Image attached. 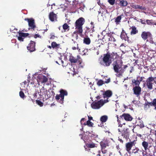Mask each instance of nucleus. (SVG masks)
Wrapping results in <instances>:
<instances>
[{
    "instance_id": "1",
    "label": "nucleus",
    "mask_w": 156,
    "mask_h": 156,
    "mask_svg": "<svg viewBox=\"0 0 156 156\" xmlns=\"http://www.w3.org/2000/svg\"><path fill=\"white\" fill-rule=\"evenodd\" d=\"M104 56L102 58V60L100 62V64L105 66H108L112 62L111 59L114 58L113 56L115 55V58L118 55L116 53H113L112 54L108 52L106 54H104Z\"/></svg>"
},
{
    "instance_id": "2",
    "label": "nucleus",
    "mask_w": 156,
    "mask_h": 156,
    "mask_svg": "<svg viewBox=\"0 0 156 156\" xmlns=\"http://www.w3.org/2000/svg\"><path fill=\"white\" fill-rule=\"evenodd\" d=\"M85 22V19L82 17L77 19L75 23V29H77V33L79 34H82L83 32V25Z\"/></svg>"
},
{
    "instance_id": "3",
    "label": "nucleus",
    "mask_w": 156,
    "mask_h": 156,
    "mask_svg": "<svg viewBox=\"0 0 156 156\" xmlns=\"http://www.w3.org/2000/svg\"><path fill=\"white\" fill-rule=\"evenodd\" d=\"M119 132H120L121 133V136H119L118 137V140L122 143H123V140L121 138V136H122L124 138H125L126 141H127L129 138V136L130 134V131L128 128L123 129L122 131H121L119 129H118Z\"/></svg>"
},
{
    "instance_id": "4",
    "label": "nucleus",
    "mask_w": 156,
    "mask_h": 156,
    "mask_svg": "<svg viewBox=\"0 0 156 156\" xmlns=\"http://www.w3.org/2000/svg\"><path fill=\"white\" fill-rule=\"evenodd\" d=\"M122 63L123 62L122 60L116 61L113 62V69L115 73H118L119 72V71L121 73L123 72V70L122 69Z\"/></svg>"
},
{
    "instance_id": "5",
    "label": "nucleus",
    "mask_w": 156,
    "mask_h": 156,
    "mask_svg": "<svg viewBox=\"0 0 156 156\" xmlns=\"http://www.w3.org/2000/svg\"><path fill=\"white\" fill-rule=\"evenodd\" d=\"M60 93L59 94L56 95L55 98L57 101H58L60 103L62 104L63 103L64 96H67L68 93L66 90L63 89H60Z\"/></svg>"
},
{
    "instance_id": "6",
    "label": "nucleus",
    "mask_w": 156,
    "mask_h": 156,
    "mask_svg": "<svg viewBox=\"0 0 156 156\" xmlns=\"http://www.w3.org/2000/svg\"><path fill=\"white\" fill-rule=\"evenodd\" d=\"M156 80V77L153 78L152 77H150L147 79L145 83L149 89L151 90L153 89V82L154 80Z\"/></svg>"
},
{
    "instance_id": "7",
    "label": "nucleus",
    "mask_w": 156,
    "mask_h": 156,
    "mask_svg": "<svg viewBox=\"0 0 156 156\" xmlns=\"http://www.w3.org/2000/svg\"><path fill=\"white\" fill-rule=\"evenodd\" d=\"M24 20L25 21H27L28 22V26L29 27L28 29H33L34 30L36 27V26L34 19L32 18H26L24 19Z\"/></svg>"
},
{
    "instance_id": "8",
    "label": "nucleus",
    "mask_w": 156,
    "mask_h": 156,
    "mask_svg": "<svg viewBox=\"0 0 156 156\" xmlns=\"http://www.w3.org/2000/svg\"><path fill=\"white\" fill-rule=\"evenodd\" d=\"M104 104L103 100L101 99L97 102H93L91 104V106L93 108L97 109L99 108Z\"/></svg>"
},
{
    "instance_id": "9",
    "label": "nucleus",
    "mask_w": 156,
    "mask_h": 156,
    "mask_svg": "<svg viewBox=\"0 0 156 156\" xmlns=\"http://www.w3.org/2000/svg\"><path fill=\"white\" fill-rule=\"evenodd\" d=\"M144 78V77H140L139 76H138L136 77V80L134 79L132 80V84L133 86H139L140 82L143 81Z\"/></svg>"
},
{
    "instance_id": "10",
    "label": "nucleus",
    "mask_w": 156,
    "mask_h": 156,
    "mask_svg": "<svg viewBox=\"0 0 156 156\" xmlns=\"http://www.w3.org/2000/svg\"><path fill=\"white\" fill-rule=\"evenodd\" d=\"M136 141L134 140L132 141L126 143L125 145L126 149V151L129 152L132 147L135 145L136 144Z\"/></svg>"
},
{
    "instance_id": "11",
    "label": "nucleus",
    "mask_w": 156,
    "mask_h": 156,
    "mask_svg": "<svg viewBox=\"0 0 156 156\" xmlns=\"http://www.w3.org/2000/svg\"><path fill=\"white\" fill-rule=\"evenodd\" d=\"M36 42L32 41H30V43L27 46V49L30 52H32L35 51L36 49L35 48Z\"/></svg>"
},
{
    "instance_id": "12",
    "label": "nucleus",
    "mask_w": 156,
    "mask_h": 156,
    "mask_svg": "<svg viewBox=\"0 0 156 156\" xmlns=\"http://www.w3.org/2000/svg\"><path fill=\"white\" fill-rule=\"evenodd\" d=\"M141 37L144 40L148 38L150 40L152 39V36L151 34L149 32L144 31L141 34Z\"/></svg>"
},
{
    "instance_id": "13",
    "label": "nucleus",
    "mask_w": 156,
    "mask_h": 156,
    "mask_svg": "<svg viewBox=\"0 0 156 156\" xmlns=\"http://www.w3.org/2000/svg\"><path fill=\"white\" fill-rule=\"evenodd\" d=\"M37 82L41 83H46L48 80V78L45 76L41 74L39 75L37 77Z\"/></svg>"
},
{
    "instance_id": "14",
    "label": "nucleus",
    "mask_w": 156,
    "mask_h": 156,
    "mask_svg": "<svg viewBox=\"0 0 156 156\" xmlns=\"http://www.w3.org/2000/svg\"><path fill=\"white\" fill-rule=\"evenodd\" d=\"M133 93L137 97H138L141 94V88L139 86H135L133 88Z\"/></svg>"
},
{
    "instance_id": "15",
    "label": "nucleus",
    "mask_w": 156,
    "mask_h": 156,
    "mask_svg": "<svg viewBox=\"0 0 156 156\" xmlns=\"http://www.w3.org/2000/svg\"><path fill=\"white\" fill-rule=\"evenodd\" d=\"M18 34L19 36L17 38L20 41H23L24 39L29 35V34L28 33H24L21 32H19Z\"/></svg>"
},
{
    "instance_id": "16",
    "label": "nucleus",
    "mask_w": 156,
    "mask_h": 156,
    "mask_svg": "<svg viewBox=\"0 0 156 156\" xmlns=\"http://www.w3.org/2000/svg\"><path fill=\"white\" fill-rule=\"evenodd\" d=\"M100 145L101 147V150H105L106 147L109 146L108 141L104 140L100 142Z\"/></svg>"
},
{
    "instance_id": "17",
    "label": "nucleus",
    "mask_w": 156,
    "mask_h": 156,
    "mask_svg": "<svg viewBox=\"0 0 156 156\" xmlns=\"http://www.w3.org/2000/svg\"><path fill=\"white\" fill-rule=\"evenodd\" d=\"M122 119L123 118L127 121H131L133 119L132 117L129 114L124 113L120 116Z\"/></svg>"
},
{
    "instance_id": "18",
    "label": "nucleus",
    "mask_w": 156,
    "mask_h": 156,
    "mask_svg": "<svg viewBox=\"0 0 156 156\" xmlns=\"http://www.w3.org/2000/svg\"><path fill=\"white\" fill-rule=\"evenodd\" d=\"M49 18L51 21L53 22L55 20H57V15L53 12H50L49 14Z\"/></svg>"
},
{
    "instance_id": "19",
    "label": "nucleus",
    "mask_w": 156,
    "mask_h": 156,
    "mask_svg": "<svg viewBox=\"0 0 156 156\" xmlns=\"http://www.w3.org/2000/svg\"><path fill=\"white\" fill-rule=\"evenodd\" d=\"M112 95V92L111 90H107L104 92L103 94V97L104 98H108L110 97Z\"/></svg>"
},
{
    "instance_id": "20",
    "label": "nucleus",
    "mask_w": 156,
    "mask_h": 156,
    "mask_svg": "<svg viewBox=\"0 0 156 156\" xmlns=\"http://www.w3.org/2000/svg\"><path fill=\"white\" fill-rule=\"evenodd\" d=\"M120 37L121 38L122 40H124L125 41H128L129 40V37H128L127 35V34L126 33L125 31L123 29L122 30V31L121 32Z\"/></svg>"
},
{
    "instance_id": "21",
    "label": "nucleus",
    "mask_w": 156,
    "mask_h": 156,
    "mask_svg": "<svg viewBox=\"0 0 156 156\" xmlns=\"http://www.w3.org/2000/svg\"><path fill=\"white\" fill-rule=\"evenodd\" d=\"M144 152V150H140L138 147H136L135 149H133L132 151L133 153L137 155L139 154L140 155V154L141 153L143 155V153Z\"/></svg>"
},
{
    "instance_id": "22",
    "label": "nucleus",
    "mask_w": 156,
    "mask_h": 156,
    "mask_svg": "<svg viewBox=\"0 0 156 156\" xmlns=\"http://www.w3.org/2000/svg\"><path fill=\"white\" fill-rule=\"evenodd\" d=\"M121 7H125L128 5V3L127 1L124 0L120 1L119 3H117Z\"/></svg>"
},
{
    "instance_id": "23",
    "label": "nucleus",
    "mask_w": 156,
    "mask_h": 156,
    "mask_svg": "<svg viewBox=\"0 0 156 156\" xmlns=\"http://www.w3.org/2000/svg\"><path fill=\"white\" fill-rule=\"evenodd\" d=\"M142 145L144 147V151H147V150L148 149V143L147 142L145 141H143L142 143Z\"/></svg>"
},
{
    "instance_id": "24",
    "label": "nucleus",
    "mask_w": 156,
    "mask_h": 156,
    "mask_svg": "<svg viewBox=\"0 0 156 156\" xmlns=\"http://www.w3.org/2000/svg\"><path fill=\"white\" fill-rule=\"evenodd\" d=\"M132 30L130 32V34L131 35H134L137 33L138 32V30H137L136 27L134 26H133L131 28Z\"/></svg>"
},
{
    "instance_id": "25",
    "label": "nucleus",
    "mask_w": 156,
    "mask_h": 156,
    "mask_svg": "<svg viewBox=\"0 0 156 156\" xmlns=\"http://www.w3.org/2000/svg\"><path fill=\"white\" fill-rule=\"evenodd\" d=\"M86 144L87 147L88 148H93L97 147L96 144L92 142L91 143H87Z\"/></svg>"
},
{
    "instance_id": "26",
    "label": "nucleus",
    "mask_w": 156,
    "mask_h": 156,
    "mask_svg": "<svg viewBox=\"0 0 156 156\" xmlns=\"http://www.w3.org/2000/svg\"><path fill=\"white\" fill-rule=\"evenodd\" d=\"M91 42V41L90 38L88 37H85L83 40V43L87 45L89 44Z\"/></svg>"
},
{
    "instance_id": "27",
    "label": "nucleus",
    "mask_w": 156,
    "mask_h": 156,
    "mask_svg": "<svg viewBox=\"0 0 156 156\" xmlns=\"http://www.w3.org/2000/svg\"><path fill=\"white\" fill-rule=\"evenodd\" d=\"M51 45L53 48H58L59 47V44H57L55 42L53 41L51 42Z\"/></svg>"
},
{
    "instance_id": "28",
    "label": "nucleus",
    "mask_w": 156,
    "mask_h": 156,
    "mask_svg": "<svg viewBox=\"0 0 156 156\" xmlns=\"http://www.w3.org/2000/svg\"><path fill=\"white\" fill-rule=\"evenodd\" d=\"M149 104L151 106L154 107V109L156 110V98L154 99L152 102L149 103Z\"/></svg>"
},
{
    "instance_id": "29",
    "label": "nucleus",
    "mask_w": 156,
    "mask_h": 156,
    "mask_svg": "<svg viewBox=\"0 0 156 156\" xmlns=\"http://www.w3.org/2000/svg\"><path fill=\"white\" fill-rule=\"evenodd\" d=\"M69 60L71 63H75L77 62L78 59L76 58L73 56H70L69 58Z\"/></svg>"
},
{
    "instance_id": "30",
    "label": "nucleus",
    "mask_w": 156,
    "mask_h": 156,
    "mask_svg": "<svg viewBox=\"0 0 156 156\" xmlns=\"http://www.w3.org/2000/svg\"><path fill=\"white\" fill-rule=\"evenodd\" d=\"M108 119V116L105 115L102 116L100 118L101 121L103 122H105Z\"/></svg>"
},
{
    "instance_id": "31",
    "label": "nucleus",
    "mask_w": 156,
    "mask_h": 156,
    "mask_svg": "<svg viewBox=\"0 0 156 156\" xmlns=\"http://www.w3.org/2000/svg\"><path fill=\"white\" fill-rule=\"evenodd\" d=\"M103 156H110L109 152L106 150H101Z\"/></svg>"
},
{
    "instance_id": "32",
    "label": "nucleus",
    "mask_w": 156,
    "mask_h": 156,
    "mask_svg": "<svg viewBox=\"0 0 156 156\" xmlns=\"http://www.w3.org/2000/svg\"><path fill=\"white\" fill-rule=\"evenodd\" d=\"M83 125L85 126L87 125L89 127H92L93 125V123L90 120H88L87 121L86 123H84Z\"/></svg>"
},
{
    "instance_id": "33",
    "label": "nucleus",
    "mask_w": 156,
    "mask_h": 156,
    "mask_svg": "<svg viewBox=\"0 0 156 156\" xmlns=\"http://www.w3.org/2000/svg\"><path fill=\"white\" fill-rule=\"evenodd\" d=\"M62 28L65 31H66L67 30H69V27L67 23H65L63 25Z\"/></svg>"
},
{
    "instance_id": "34",
    "label": "nucleus",
    "mask_w": 156,
    "mask_h": 156,
    "mask_svg": "<svg viewBox=\"0 0 156 156\" xmlns=\"http://www.w3.org/2000/svg\"><path fill=\"white\" fill-rule=\"evenodd\" d=\"M136 126H139L140 128H143L144 127L143 121L142 120L139 121V123L136 125Z\"/></svg>"
},
{
    "instance_id": "35",
    "label": "nucleus",
    "mask_w": 156,
    "mask_h": 156,
    "mask_svg": "<svg viewBox=\"0 0 156 156\" xmlns=\"http://www.w3.org/2000/svg\"><path fill=\"white\" fill-rule=\"evenodd\" d=\"M73 43L74 44H76V46H73L72 48V49L73 50H75L76 49H77L79 51L80 50V49L79 48L78 46V44L75 41H73Z\"/></svg>"
},
{
    "instance_id": "36",
    "label": "nucleus",
    "mask_w": 156,
    "mask_h": 156,
    "mask_svg": "<svg viewBox=\"0 0 156 156\" xmlns=\"http://www.w3.org/2000/svg\"><path fill=\"white\" fill-rule=\"evenodd\" d=\"M123 16V15H121L120 16H119L117 17L116 19H115V22L116 23H118L120 21V20H121V19L122 18L121 16Z\"/></svg>"
},
{
    "instance_id": "37",
    "label": "nucleus",
    "mask_w": 156,
    "mask_h": 156,
    "mask_svg": "<svg viewBox=\"0 0 156 156\" xmlns=\"http://www.w3.org/2000/svg\"><path fill=\"white\" fill-rule=\"evenodd\" d=\"M104 83V81L101 80H99L97 82V85L99 86L102 85Z\"/></svg>"
},
{
    "instance_id": "38",
    "label": "nucleus",
    "mask_w": 156,
    "mask_h": 156,
    "mask_svg": "<svg viewBox=\"0 0 156 156\" xmlns=\"http://www.w3.org/2000/svg\"><path fill=\"white\" fill-rule=\"evenodd\" d=\"M36 103L39 105L40 106H42L43 105V102H41L39 100H36Z\"/></svg>"
},
{
    "instance_id": "39",
    "label": "nucleus",
    "mask_w": 156,
    "mask_h": 156,
    "mask_svg": "<svg viewBox=\"0 0 156 156\" xmlns=\"http://www.w3.org/2000/svg\"><path fill=\"white\" fill-rule=\"evenodd\" d=\"M108 36L110 37L109 38V41H113L114 42L116 40L111 35L109 36V35Z\"/></svg>"
},
{
    "instance_id": "40",
    "label": "nucleus",
    "mask_w": 156,
    "mask_h": 156,
    "mask_svg": "<svg viewBox=\"0 0 156 156\" xmlns=\"http://www.w3.org/2000/svg\"><path fill=\"white\" fill-rule=\"evenodd\" d=\"M91 26L90 27V28L91 29L92 32L94 31V24L93 22H91L90 23Z\"/></svg>"
},
{
    "instance_id": "41",
    "label": "nucleus",
    "mask_w": 156,
    "mask_h": 156,
    "mask_svg": "<svg viewBox=\"0 0 156 156\" xmlns=\"http://www.w3.org/2000/svg\"><path fill=\"white\" fill-rule=\"evenodd\" d=\"M20 96V97L23 98L25 97V95L24 93L22 91H20L19 93Z\"/></svg>"
},
{
    "instance_id": "42",
    "label": "nucleus",
    "mask_w": 156,
    "mask_h": 156,
    "mask_svg": "<svg viewBox=\"0 0 156 156\" xmlns=\"http://www.w3.org/2000/svg\"><path fill=\"white\" fill-rule=\"evenodd\" d=\"M154 156L153 155L151 154H148L147 151H145L143 153V156Z\"/></svg>"
},
{
    "instance_id": "43",
    "label": "nucleus",
    "mask_w": 156,
    "mask_h": 156,
    "mask_svg": "<svg viewBox=\"0 0 156 156\" xmlns=\"http://www.w3.org/2000/svg\"><path fill=\"white\" fill-rule=\"evenodd\" d=\"M77 61L79 64V66L81 67H83V66L81 65V64L82 62V60L80 58L79 59H78Z\"/></svg>"
},
{
    "instance_id": "44",
    "label": "nucleus",
    "mask_w": 156,
    "mask_h": 156,
    "mask_svg": "<svg viewBox=\"0 0 156 156\" xmlns=\"http://www.w3.org/2000/svg\"><path fill=\"white\" fill-rule=\"evenodd\" d=\"M115 0H108V2L109 4L112 5H113L115 3Z\"/></svg>"
},
{
    "instance_id": "45",
    "label": "nucleus",
    "mask_w": 156,
    "mask_h": 156,
    "mask_svg": "<svg viewBox=\"0 0 156 156\" xmlns=\"http://www.w3.org/2000/svg\"><path fill=\"white\" fill-rule=\"evenodd\" d=\"M79 2L78 0H74L73 2V6L76 5L78 4Z\"/></svg>"
},
{
    "instance_id": "46",
    "label": "nucleus",
    "mask_w": 156,
    "mask_h": 156,
    "mask_svg": "<svg viewBox=\"0 0 156 156\" xmlns=\"http://www.w3.org/2000/svg\"><path fill=\"white\" fill-rule=\"evenodd\" d=\"M85 28L86 29V32H90L92 30L90 28V27H86Z\"/></svg>"
},
{
    "instance_id": "47",
    "label": "nucleus",
    "mask_w": 156,
    "mask_h": 156,
    "mask_svg": "<svg viewBox=\"0 0 156 156\" xmlns=\"http://www.w3.org/2000/svg\"><path fill=\"white\" fill-rule=\"evenodd\" d=\"M77 33H77V31H76V32L75 31L73 33V35L74 36L75 35L76 39V40L78 39L79 38L77 34Z\"/></svg>"
},
{
    "instance_id": "48",
    "label": "nucleus",
    "mask_w": 156,
    "mask_h": 156,
    "mask_svg": "<svg viewBox=\"0 0 156 156\" xmlns=\"http://www.w3.org/2000/svg\"><path fill=\"white\" fill-rule=\"evenodd\" d=\"M138 5L132 4L131 5V6L133 9H138Z\"/></svg>"
},
{
    "instance_id": "49",
    "label": "nucleus",
    "mask_w": 156,
    "mask_h": 156,
    "mask_svg": "<svg viewBox=\"0 0 156 156\" xmlns=\"http://www.w3.org/2000/svg\"><path fill=\"white\" fill-rule=\"evenodd\" d=\"M91 137L93 138H96L98 137V135L95 134H91V135H90Z\"/></svg>"
},
{
    "instance_id": "50",
    "label": "nucleus",
    "mask_w": 156,
    "mask_h": 156,
    "mask_svg": "<svg viewBox=\"0 0 156 156\" xmlns=\"http://www.w3.org/2000/svg\"><path fill=\"white\" fill-rule=\"evenodd\" d=\"M34 37L35 38H36L37 37H39L41 38H42V37L41 36H40L38 34H35L34 35Z\"/></svg>"
},
{
    "instance_id": "51",
    "label": "nucleus",
    "mask_w": 156,
    "mask_h": 156,
    "mask_svg": "<svg viewBox=\"0 0 156 156\" xmlns=\"http://www.w3.org/2000/svg\"><path fill=\"white\" fill-rule=\"evenodd\" d=\"M138 9L143 10L145 9L144 7H143L142 6H140L139 5H138Z\"/></svg>"
},
{
    "instance_id": "52",
    "label": "nucleus",
    "mask_w": 156,
    "mask_h": 156,
    "mask_svg": "<svg viewBox=\"0 0 156 156\" xmlns=\"http://www.w3.org/2000/svg\"><path fill=\"white\" fill-rule=\"evenodd\" d=\"M59 62H61V64H62V65L63 66V63H64L63 61H62V59L61 58H59Z\"/></svg>"
},
{
    "instance_id": "53",
    "label": "nucleus",
    "mask_w": 156,
    "mask_h": 156,
    "mask_svg": "<svg viewBox=\"0 0 156 156\" xmlns=\"http://www.w3.org/2000/svg\"><path fill=\"white\" fill-rule=\"evenodd\" d=\"M146 22L147 24L150 25L151 23V20H147Z\"/></svg>"
},
{
    "instance_id": "54",
    "label": "nucleus",
    "mask_w": 156,
    "mask_h": 156,
    "mask_svg": "<svg viewBox=\"0 0 156 156\" xmlns=\"http://www.w3.org/2000/svg\"><path fill=\"white\" fill-rule=\"evenodd\" d=\"M97 3L101 7V4L100 2V0L98 1V2H97Z\"/></svg>"
},
{
    "instance_id": "55",
    "label": "nucleus",
    "mask_w": 156,
    "mask_h": 156,
    "mask_svg": "<svg viewBox=\"0 0 156 156\" xmlns=\"http://www.w3.org/2000/svg\"><path fill=\"white\" fill-rule=\"evenodd\" d=\"M55 35H52L50 37L51 39H54L55 38Z\"/></svg>"
},
{
    "instance_id": "56",
    "label": "nucleus",
    "mask_w": 156,
    "mask_h": 156,
    "mask_svg": "<svg viewBox=\"0 0 156 156\" xmlns=\"http://www.w3.org/2000/svg\"><path fill=\"white\" fill-rule=\"evenodd\" d=\"M85 119L84 118H82L81 119V121H80V123H81V124H82V122L83 121H85Z\"/></svg>"
},
{
    "instance_id": "57",
    "label": "nucleus",
    "mask_w": 156,
    "mask_h": 156,
    "mask_svg": "<svg viewBox=\"0 0 156 156\" xmlns=\"http://www.w3.org/2000/svg\"><path fill=\"white\" fill-rule=\"evenodd\" d=\"M88 120H92L93 118L92 117H90L89 116H88Z\"/></svg>"
},
{
    "instance_id": "58",
    "label": "nucleus",
    "mask_w": 156,
    "mask_h": 156,
    "mask_svg": "<svg viewBox=\"0 0 156 156\" xmlns=\"http://www.w3.org/2000/svg\"><path fill=\"white\" fill-rule=\"evenodd\" d=\"M140 22L142 24H145V21L144 20H141Z\"/></svg>"
},
{
    "instance_id": "59",
    "label": "nucleus",
    "mask_w": 156,
    "mask_h": 156,
    "mask_svg": "<svg viewBox=\"0 0 156 156\" xmlns=\"http://www.w3.org/2000/svg\"><path fill=\"white\" fill-rule=\"evenodd\" d=\"M110 79L109 78L107 79V81H106L105 82V83H108L110 82Z\"/></svg>"
},
{
    "instance_id": "60",
    "label": "nucleus",
    "mask_w": 156,
    "mask_h": 156,
    "mask_svg": "<svg viewBox=\"0 0 156 156\" xmlns=\"http://www.w3.org/2000/svg\"><path fill=\"white\" fill-rule=\"evenodd\" d=\"M47 47L50 49H51V48H52L51 45V46H50V45L48 46Z\"/></svg>"
},
{
    "instance_id": "61",
    "label": "nucleus",
    "mask_w": 156,
    "mask_h": 156,
    "mask_svg": "<svg viewBox=\"0 0 156 156\" xmlns=\"http://www.w3.org/2000/svg\"><path fill=\"white\" fill-rule=\"evenodd\" d=\"M96 98L97 99H99L101 98V97L100 96H98L96 97Z\"/></svg>"
},
{
    "instance_id": "62",
    "label": "nucleus",
    "mask_w": 156,
    "mask_h": 156,
    "mask_svg": "<svg viewBox=\"0 0 156 156\" xmlns=\"http://www.w3.org/2000/svg\"><path fill=\"white\" fill-rule=\"evenodd\" d=\"M128 66L127 65H124V67H123V68L124 69H126L127 67Z\"/></svg>"
},
{
    "instance_id": "63",
    "label": "nucleus",
    "mask_w": 156,
    "mask_h": 156,
    "mask_svg": "<svg viewBox=\"0 0 156 156\" xmlns=\"http://www.w3.org/2000/svg\"><path fill=\"white\" fill-rule=\"evenodd\" d=\"M137 136L140 137H141L142 136L140 134H137Z\"/></svg>"
},
{
    "instance_id": "64",
    "label": "nucleus",
    "mask_w": 156,
    "mask_h": 156,
    "mask_svg": "<svg viewBox=\"0 0 156 156\" xmlns=\"http://www.w3.org/2000/svg\"><path fill=\"white\" fill-rule=\"evenodd\" d=\"M108 100H105L104 101V103H106V102H108Z\"/></svg>"
}]
</instances>
